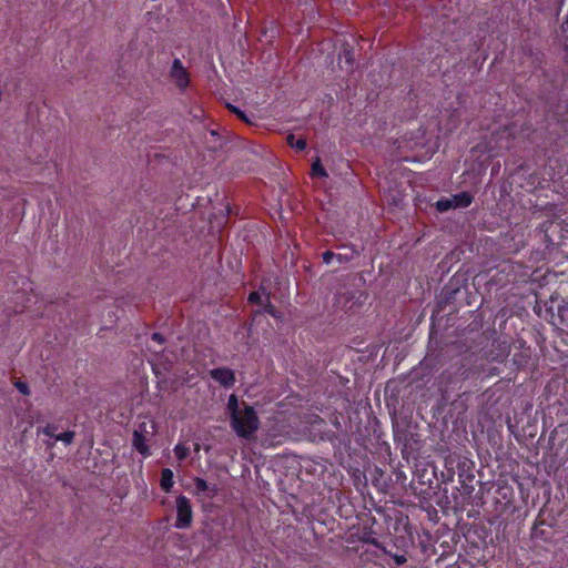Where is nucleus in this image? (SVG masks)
<instances>
[{
	"label": "nucleus",
	"instance_id": "obj_19",
	"mask_svg": "<svg viewBox=\"0 0 568 568\" xmlns=\"http://www.w3.org/2000/svg\"><path fill=\"white\" fill-rule=\"evenodd\" d=\"M558 316L561 322L568 323V297L558 305Z\"/></svg>",
	"mask_w": 568,
	"mask_h": 568
},
{
	"label": "nucleus",
	"instance_id": "obj_10",
	"mask_svg": "<svg viewBox=\"0 0 568 568\" xmlns=\"http://www.w3.org/2000/svg\"><path fill=\"white\" fill-rule=\"evenodd\" d=\"M473 200V195L467 191H462L457 194L452 195L450 197V202H453L454 209L468 207L471 204Z\"/></svg>",
	"mask_w": 568,
	"mask_h": 568
},
{
	"label": "nucleus",
	"instance_id": "obj_23",
	"mask_svg": "<svg viewBox=\"0 0 568 568\" xmlns=\"http://www.w3.org/2000/svg\"><path fill=\"white\" fill-rule=\"evenodd\" d=\"M362 541L365 544L373 545L379 549L383 548V546L378 542V540L375 537H373L372 532H365L362 537Z\"/></svg>",
	"mask_w": 568,
	"mask_h": 568
},
{
	"label": "nucleus",
	"instance_id": "obj_11",
	"mask_svg": "<svg viewBox=\"0 0 568 568\" xmlns=\"http://www.w3.org/2000/svg\"><path fill=\"white\" fill-rule=\"evenodd\" d=\"M174 475L173 471L170 468H164L161 471V479H160V486L161 489L165 493H170L174 485Z\"/></svg>",
	"mask_w": 568,
	"mask_h": 568
},
{
	"label": "nucleus",
	"instance_id": "obj_15",
	"mask_svg": "<svg viewBox=\"0 0 568 568\" xmlns=\"http://www.w3.org/2000/svg\"><path fill=\"white\" fill-rule=\"evenodd\" d=\"M263 312L271 315L274 318L280 317V312L276 310V307L271 303V294H266L265 303L263 304Z\"/></svg>",
	"mask_w": 568,
	"mask_h": 568
},
{
	"label": "nucleus",
	"instance_id": "obj_1",
	"mask_svg": "<svg viewBox=\"0 0 568 568\" xmlns=\"http://www.w3.org/2000/svg\"><path fill=\"white\" fill-rule=\"evenodd\" d=\"M445 466L448 473L447 480H453L456 469L463 493L470 496L475 490L474 460L465 456L450 454L445 459Z\"/></svg>",
	"mask_w": 568,
	"mask_h": 568
},
{
	"label": "nucleus",
	"instance_id": "obj_25",
	"mask_svg": "<svg viewBox=\"0 0 568 568\" xmlns=\"http://www.w3.org/2000/svg\"><path fill=\"white\" fill-rule=\"evenodd\" d=\"M247 300H248V302L251 304L263 305V301H262L261 294L257 291L251 292L248 294Z\"/></svg>",
	"mask_w": 568,
	"mask_h": 568
},
{
	"label": "nucleus",
	"instance_id": "obj_26",
	"mask_svg": "<svg viewBox=\"0 0 568 568\" xmlns=\"http://www.w3.org/2000/svg\"><path fill=\"white\" fill-rule=\"evenodd\" d=\"M16 388L22 394V395H29L30 388L26 382L17 381L14 383Z\"/></svg>",
	"mask_w": 568,
	"mask_h": 568
},
{
	"label": "nucleus",
	"instance_id": "obj_12",
	"mask_svg": "<svg viewBox=\"0 0 568 568\" xmlns=\"http://www.w3.org/2000/svg\"><path fill=\"white\" fill-rule=\"evenodd\" d=\"M286 143L291 148L295 149L298 152L304 151L307 145L306 139H304V138L296 139L294 134H288L286 136Z\"/></svg>",
	"mask_w": 568,
	"mask_h": 568
},
{
	"label": "nucleus",
	"instance_id": "obj_14",
	"mask_svg": "<svg viewBox=\"0 0 568 568\" xmlns=\"http://www.w3.org/2000/svg\"><path fill=\"white\" fill-rule=\"evenodd\" d=\"M311 175L313 178H327V172L324 169L320 158H317L313 163L311 168Z\"/></svg>",
	"mask_w": 568,
	"mask_h": 568
},
{
	"label": "nucleus",
	"instance_id": "obj_24",
	"mask_svg": "<svg viewBox=\"0 0 568 568\" xmlns=\"http://www.w3.org/2000/svg\"><path fill=\"white\" fill-rule=\"evenodd\" d=\"M58 430V426L55 424H48L47 426H44L41 430L42 434L49 436V437H54L57 436L55 432Z\"/></svg>",
	"mask_w": 568,
	"mask_h": 568
},
{
	"label": "nucleus",
	"instance_id": "obj_17",
	"mask_svg": "<svg viewBox=\"0 0 568 568\" xmlns=\"http://www.w3.org/2000/svg\"><path fill=\"white\" fill-rule=\"evenodd\" d=\"M75 433L67 430L55 436V440L62 442L64 445H70L74 439Z\"/></svg>",
	"mask_w": 568,
	"mask_h": 568
},
{
	"label": "nucleus",
	"instance_id": "obj_8",
	"mask_svg": "<svg viewBox=\"0 0 568 568\" xmlns=\"http://www.w3.org/2000/svg\"><path fill=\"white\" fill-rule=\"evenodd\" d=\"M339 64L344 63L346 69H352L355 61V48L348 41H344L338 52Z\"/></svg>",
	"mask_w": 568,
	"mask_h": 568
},
{
	"label": "nucleus",
	"instance_id": "obj_16",
	"mask_svg": "<svg viewBox=\"0 0 568 568\" xmlns=\"http://www.w3.org/2000/svg\"><path fill=\"white\" fill-rule=\"evenodd\" d=\"M357 254H358V252L355 248L351 247L347 253H338V254L335 253V260L339 264H343V263H347V262L352 261L355 257V255H357Z\"/></svg>",
	"mask_w": 568,
	"mask_h": 568
},
{
	"label": "nucleus",
	"instance_id": "obj_27",
	"mask_svg": "<svg viewBox=\"0 0 568 568\" xmlns=\"http://www.w3.org/2000/svg\"><path fill=\"white\" fill-rule=\"evenodd\" d=\"M335 258V253L332 252V251H325L323 254H322V260L325 264H331L332 261Z\"/></svg>",
	"mask_w": 568,
	"mask_h": 568
},
{
	"label": "nucleus",
	"instance_id": "obj_20",
	"mask_svg": "<svg viewBox=\"0 0 568 568\" xmlns=\"http://www.w3.org/2000/svg\"><path fill=\"white\" fill-rule=\"evenodd\" d=\"M190 449L183 445L178 444L174 447V454L179 460H184L189 456Z\"/></svg>",
	"mask_w": 568,
	"mask_h": 568
},
{
	"label": "nucleus",
	"instance_id": "obj_3",
	"mask_svg": "<svg viewBox=\"0 0 568 568\" xmlns=\"http://www.w3.org/2000/svg\"><path fill=\"white\" fill-rule=\"evenodd\" d=\"M176 506V519L174 526L178 529H186L192 525L193 521V509L190 499L180 495L175 500Z\"/></svg>",
	"mask_w": 568,
	"mask_h": 568
},
{
	"label": "nucleus",
	"instance_id": "obj_21",
	"mask_svg": "<svg viewBox=\"0 0 568 568\" xmlns=\"http://www.w3.org/2000/svg\"><path fill=\"white\" fill-rule=\"evenodd\" d=\"M383 552L390 556L396 564V566H402L407 561V558L405 555L399 554H392L390 551L386 550L384 547L382 548Z\"/></svg>",
	"mask_w": 568,
	"mask_h": 568
},
{
	"label": "nucleus",
	"instance_id": "obj_9",
	"mask_svg": "<svg viewBox=\"0 0 568 568\" xmlns=\"http://www.w3.org/2000/svg\"><path fill=\"white\" fill-rule=\"evenodd\" d=\"M400 7L408 8V4L400 3L399 0L396 3H393V0H377L376 2V11L385 17L395 16Z\"/></svg>",
	"mask_w": 568,
	"mask_h": 568
},
{
	"label": "nucleus",
	"instance_id": "obj_13",
	"mask_svg": "<svg viewBox=\"0 0 568 568\" xmlns=\"http://www.w3.org/2000/svg\"><path fill=\"white\" fill-rule=\"evenodd\" d=\"M226 408L231 418L233 415L237 414L243 408V403L240 405L237 396L235 394H232L229 397Z\"/></svg>",
	"mask_w": 568,
	"mask_h": 568
},
{
	"label": "nucleus",
	"instance_id": "obj_22",
	"mask_svg": "<svg viewBox=\"0 0 568 568\" xmlns=\"http://www.w3.org/2000/svg\"><path fill=\"white\" fill-rule=\"evenodd\" d=\"M227 109L232 113H234L239 119H241L242 121L250 123V120L247 119L246 114L240 108H237L233 104H227Z\"/></svg>",
	"mask_w": 568,
	"mask_h": 568
},
{
	"label": "nucleus",
	"instance_id": "obj_4",
	"mask_svg": "<svg viewBox=\"0 0 568 568\" xmlns=\"http://www.w3.org/2000/svg\"><path fill=\"white\" fill-rule=\"evenodd\" d=\"M148 434L149 432L146 429V423L139 424V426L132 433V446L143 457H148L151 455L150 447L146 444Z\"/></svg>",
	"mask_w": 568,
	"mask_h": 568
},
{
	"label": "nucleus",
	"instance_id": "obj_5",
	"mask_svg": "<svg viewBox=\"0 0 568 568\" xmlns=\"http://www.w3.org/2000/svg\"><path fill=\"white\" fill-rule=\"evenodd\" d=\"M170 78L180 90H185L190 83V74L179 58L172 62Z\"/></svg>",
	"mask_w": 568,
	"mask_h": 568
},
{
	"label": "nucleus",
	"instance_id": "obj_28",
	"mask_svg": "<svg viewBox=\"0 0 568 568\" xmlns=\"http://www.w3.org/2000/svg\"><path fill=\"white\" fill-rule=\"evenodd\" d=\"M151 338H152V341L156 342V343H158V344H160V345H163V344H164V337H163V335H162V334H160V333H153V334L151 335Z\"/></svg>",
	"mask_w": 568,
	"mask_h": 568
},
{
	"label": "nucleus",
	"instance_id": "obj_18",
	"mask_svg": "<svg viewBox=\"0 0 568 568\" xmlns=\"http://www.w3.org/2000/svg\"><path fill=\"white\" fill-rule=\"evenodd\" d=\"M436 209L438 212L440 213H444V212H447L449 211L450 209H454V204L453 202H450V197L449 199H440L436 202Z\"/></svg>",
	"mask_w": 568,
	"mask_h": 568
},
{
	"label": "nucleus",
	"instance_id": "obj_2",
	"mask_svg": "<svg viewBox=\"0 0 568 568\" xmlns=\"http://www.w3.org/2000/svg\"><path fill=\"white\" fill-rule=\"evenodd\" d=\"M230 424L239 437L250 439L257 432L261 423L254 407L243 402V408L230 418Z\"/></svg>",
	"mask_w": 568,
	"mask_h": 568
},
{
	"label": "nucleus",
	"instance_id": "obj_7",
	"mask_svg": "<svg viewBox=\"0 0 568 568\" xmlns=\"http://www.w3.org/2000/svg\"><path fill=\"white\" fill-rule=\"evenodd\" d=\"M193 485L195 489V494L197 496H203L206 498H213L217 494V486L215 484H207L206 480H204L201 477H195L193 479Z\"/></svg>",
	"mask_w": 568,
	"mask_h": 568
},
{
	"label": "nucleus",
	"instance_id": "obj_6",
	"mask_svg": "<svg viewBox=\"0 0 568 568\" xmlns=\"http://www.w3.org/2000/svg\"><path fill=\"white\" fill-rule=\"evenodd\" d=\"M210 376L226 388L233 387L235 384V374L229 367L213 368L210 371Z\"/></svg>",
	"mask_w": 568,
	"mask_h": 568
}]
</instances>
